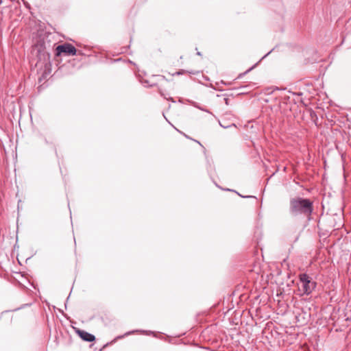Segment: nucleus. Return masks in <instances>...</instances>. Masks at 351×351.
<instances>
[{"label":"nucleus","instance_id":"nucleus-2","mask_svg":"<svg viewBox=\"0 0 351 351\" xmlns=\"http://www.w3.org/2000/svg\"><path fill=\"white\" fill-rule=\"evenodd\" d=\"M299 278L302 283L304 294L309 295L316 287V282L312 281L306 274H300Z\"/></svg>","mask_w":351,"mask_h":351},{"label":"nucleus","instance_id":"nucleus-4","mask_svg":"<svg viewBox=\"0 0 351 351\" xmlns=\"http://www.w3.org/2000/svg\"><path fill=\"white\" fill-rule=\"evenodd\" d=\"M77 334L84 340L88 342H92L95 341V337L93 335L82 330H77Z\"/></svg>","mask_w":351,"mask_h":351},{"label":"nucleus","instance_id":"nucleus-8","mask_svg":"<svg viewBox=\"0 0 351 351\" xmlns=\"http://www.w3.org/2000/svg\"><path fill=\"white\" fill-rule=\"evenodd\" d=\"M23 3L25 4V5L26 7H28V4H27V3H25L24 1H23Z\"/></svg>","mask_w":351,"mask_h":351},{"label":"nucleus","instance_id":"nucleus-11","mask_svg":"<svg viewBox=\"0 0 351 351\" xmlns=\"http://www.w3.org/2000/svg\"><path fill=\"white\" fill-rule=\"evenodd\" d=\"M15 274H16V275H17V276H19V273H18V272H15Z\"/></svg>","mask_w":351,"mask_h":351},{"label":"nucleus","instance_id":"nucleus-9","mask_svg":"<svg viewBox=\"0 0 351 351\" xmlns=\"http://www.w3.org/2000/svg\"><path fill=\"white\" fill-rule=\"evenodd\" d=\"M14 279L18 280L16 276H13Z\"/></svg>","mask_w":351,"mask_h":351},{"label":"nucleus","instance_id":"nucleus-5","mask_svg":"<svg viewBox=\"0 0 351 351\" xmlns=\"http://www.w3.org/2000/svg\"><path fill=\"white\" fill-rule=\"evenodd\" d=\"M143 83L146 84L147 86H150V87L154 86H156L157 84L155 82H150L149 80H145L143 82Z\"/></svg>","mask_w":351,"mask_h":351},{"label":"nucleus","instance_id":"nucleus-6","mask_svg":"<svg viewBox=\"0 0 351 351\" xmlns=\"http://www.w3.org/2000/svg\"><path fill=\"white\" fill-rule=\"evenodd\" d=\"M16 259H17V261H18L19 264V265H21V261H20V259H19V256H17V257H16Z\"/></svg>","mask_w":351,"mask_h":351},{"label":"nucleus","instance_id":"nucleus-1","mask_svg":"<svg viewBox=\"0 0 351 351\" xmlns=\"http://www.w3.org/2000/svg\"><path fill=\"white\" fill-rule=\"evenodd\" d=\"M313 210V202L308 199L294 197L290 199L289 211L293 216L304 215L309 217Z\"/></svg>","mask_w":351,"mask_h":351},{"label":"nucleus","instance_id":"nucleus-7","mask_svg":"<svg viewBox=\"0 0 351 351\" xmlns=\"http://www.w3.org/2000/svg\"><path fill=\"white\" fill-rule=\"evenodd\" d=\"M157 77L160 79V80H163V77L162 76L158 75Z\"/></svg>","mask_w":351,"mask_h":351},{"label":"nucleus","instance_id":"nucleus-10","mask_svg":"<svg viewBox=\"0 0 351 351\" xmlns=\"http://www.w3.org/2000/svg\"><path fill=\"white\" fill-rule=\"evenodd\" d=\"M159 92H160V95H163V93H162V91H161V90H160Z\"/></svg>","mask_w":351,"mask_h":351},{"label":"nucleus","instance_id":"nucleus-3","mask_svg":"<svg viewBox=\"0 0 351 351\" xmlns=\"http://www.w3.org/2000/svg\"><path fill=\"white\" fill-rule=\"evenodd\" d=\"M56 51L57 56H60L61 54H64L65 56H75L77 51L73 45L68 43L58 45L56 47Z\"/></svg>","mask_w":351,"mask_h":351}]
</instances>
